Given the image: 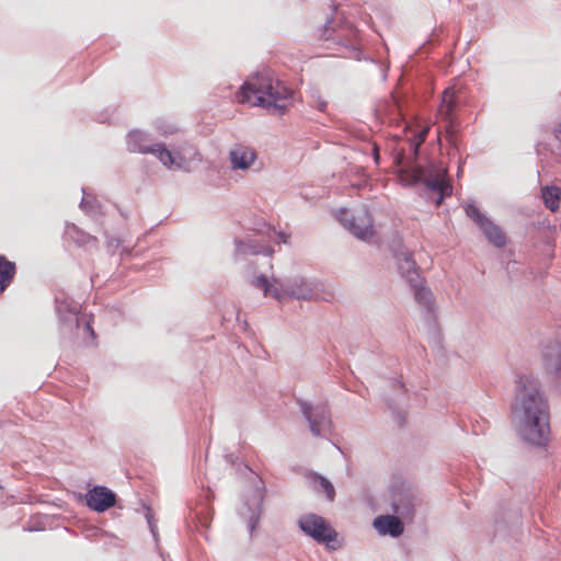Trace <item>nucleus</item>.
<instances>
[{
	"instance_id": "obj_20",
	"label": "nucleus",
	"mask_w": 561,
	"mask_h": 561,
	"mask_svg": "<svg viewBox=\"0 0 561 561\" xmlns=\"http://www.w3.org/2000/svg\"><path fill=\"white\" fill-rule=\"evenodd\" d=\"M466 214L470 217L479 227L484 224L488 218L482 215L476 205L469 204L466 207Z\"/></svg>"
},
{
	"instance_id": "obj_13",
	"label": "nucleus",
	"mask_w": 561,
	"mask_h": 561,
	"mask_svg": "<svg viewBox=\"0 0 561 561\" xmlns=\"http://www.w3.org/2000/svg\"><path fill=\"white\" fill-rule=\"evenodd\" d=\"M256 154L253 149L237 146L230 151V160L233 169L245 170L254 162Z\"/></svg>"
},
{
	"instance_id": "obj_3",
	"label": "nucleus",
	"mask_w": 561,
	"mask_h": 561,
	"mask_svg": "<svg viewBox=\"0 0 561 561\" xmlns=\"http://www.w3.org/2000/svg\"><path fill=\"white\" fill-rule=\"evenodd\" d=\"M147 142L148 140L146 135L139 130H133L127 135V146L129 151L156 154L157 158L169 169L175 168L190 170L187 160L181 152H175L173 154L161 144L149 146Z\"/></svg>"
},
{
	"instance_id": "obj_16",
	"label": "nucleus",
	"mask_w": 561,
	"mask_h": 561,
	"mask_svg": "<svg viewBox=\"0 0 561 561\" xmlns=\"http://www.w3.org/2000/svg\"><path fill=\"white\" fill-rule=\"evenodd\" d=\"M543 203L551 211H557L560 207L561 190L558 186H546L541 190Z\"/></svg>"
},
{
	"instance_id": "obj_7",
	"label": "nucleus",
	"mask_w": 561,
	"mask_h": 561,
	"mask_svg": "<svg viewBox=\"0 0 561 561\" xmlns=\"http://www.w3.org/2000/svg\"><path fill=\"white\" fill-rule=\"evenodd\" d=\"M339 220L359 239L367 240L374 234L371 217L366 210L351 214L350 210L342 209L339 213Z\"/></svg>"
},
{
	"instance_id": "obj_22",
	"label": "nucleus",
	"mask_w": 561,
	"mask_h": 561,
	"mask_svg": "<svg viewBox=\"0 0 561 561\" xmlns=\"http://www.w3.org/2000/svg\"><path fill=\"white\" fill-rule=\"evenodd\" d=\"M371 151H373L374 161H375L376 165H378L380 162V154H379V146L376 142H374L371 145Z\"/></svg>"
},
{
	"instance_id": "obj_4",
	"label": "nucleus",
	"mask_w": 561,
	"mask_h": 561,
	"mask_svg": "<svg viewBox=\"0 0 561 561\" xmlns=\"http://www.w3.org/2000/svg\"><path fill=\"white\" fill-rule=\"evenodd\" d=\"M445 169H423L415 168L412 170L411 182L412 183H424L428 190L436 192L438 198L436 201L437 206L440 205L445 196H449L453 192L450 183L446 180Z\"/></svg>"
},
{
	"instance_id": "obj_12",
	"label": "nucleus",
	"mask_w": 561,
	"mask_h": 561,
	"mask_svg": "<svg viewBox=\"0 0 561 561\" xmlns=\"http://www.w3.org/2000/svg\"><path fill=\"white\" fill-rule=\"evenodd\" d=\"M374 526L381 535L400 536L403 530V523L396 516L381 515L374 520Z\"/></svg>"
},
{
	"instance_id": "obj_10",
	"label": "nucleus",
	"mask_w": 561,
	"mask_h": 561,
	"mask_svg": "<svg viewBox=\"0 0 561 561\" xmlns=\"http://www.w3.org/2000/svg\"><path fill=\"white\" fill-rule=\"evenodd\" d=\"M459 104V99L455 87L447 88L443 92L442 102L437 115L447 122L446 129L449 133L453 127L454 112Z\"/></svg>"
},
{
	"instance_id": "obj_27",
	"label": "nucleus",
	"mask_w": 561,
	"mask_h": 561,
	"mask_svg": "<svg viewBox=\"0 0 561 561\" xmlns=\"http://www.w3.org/2000/svg\"><path fill=\"white\" fill-rule=\"evenodd\" d=\"M351 56L357 57L358 56V51H352Z\"/></svg>"
},
{
	"instance_id": "obj_5",
	"label": "nucleus",
	"mask_w": 561,
	"mask_h": 561,
	"mask_svg": "<svg viewBox=\"0 0 561 561\" xmlns=\"http://www.w3.org/2000/svg\"><path fill=\"white\" fill-rule=\"evenodd\" d=\"M254 285L257 288L263 289L264 296L271 295L277 300H283L287 296L304 300L312 298V289L304 282L288 289L284 288L275 278L273 279V284H271L265 276H260L254 280Z\"/></svg>"
},
{
	"instance_id": "obj_21",
	"label": "nucleus",
	"mask_w": 561,
	"mask_h": 561,
	"mask_svg": "<svg viewBox=\"0 0 561 561\" xmlns=\"http://www.w3.org/2000/svg\"><path fill=\"white\" fill-rule=\"evenodd\" d=\"M405 159V156H404V149L401 148L397 151L396 156H394V163L396 165H401L403 164V161Z\"/></svg>"
},
{
	"instance_id": "obj_9",
	"label": "nucleus",
	"mask_w": 561,
	"mask_h": 561,
	"mask_svg": "<svg viewBox=\"0 0 561 561\" xmlns=\"http://www.w3.org/2000/svg\"><path fill=\"white\" fill-rule=\"evenodd\" d=\"M87 505L95 512H104L115 505V494L105 486H94L85 494Z\"/></svg>"
},
{
	"instance_id": "obj_1",
	"label": "nucleus",
	"mask_w": 561,
	"mask_h": 561,
	"mask_svg": "<svg viewBox=\"0 0 561 561\" xmlns=\"http://www.w3.org/2000/svg\"><path fill=\"white\" fill-rule=\"evenodd\" d=\"M519 385L513 410L522 421V435L529 443L542 445L550 433L547 402L530 376L520 377Z\"/></svg>"
},
{
	"instance_id": "obj_14",
	"label": "nucleus",
	"mask_w": 561,
	"mask_h": 561,
	"mask_svg": "<svg viewBox=\"0 0 561 561\" xmlns=\"http://www.w3.org/2000/svg\"><path fill=\"white\" fill-rule=\"evenodd\" d=\"M16 274V265L5 255L0 254V295L12 284Z\"/></svg>"
},
{
	"instance_id": "obj_23",
	"label": "nucleus",
	"mask_w": 561,
	"mask_h": 561,
	"mask_svg": "<svg viewBox=\"0 0 561 561\" xmlns=\"http://www.w3.org/2000/svg\"><path fill=\"white\" fill-rule=\"evenodd\" d=\"M553 135H554V139L558 141V144L561 147V122L556 126Z\"/></svg>"
},
{
	"instance_id": "obj_28",
	"label": "nucleus",
	"mask_w": 561,
	"mask_h": 561,
	"mask_svg": "<svg viewBox=\"0 0 561 561\" xmlns=\"http://www.w3.org/2000/svg\"><path fill=\"white\" fill-rule=\"evenodd\" d=\"M353 36L355 38V41L357 39V33L355 31H353Z\"/></svg>"
},
{
	"instance_id": "obj_18",
	"label": "nucleus",
	"mask_w": 561,
	"mask_h": 561,
	"mask_svg": "<svg viewBox=\"0 0 561 561\" xmlns=\"http://www.w3.org/2000/svg\"><path fill=\"white\" fill-rule=\"evenodd\" d=\"M545 358L547 360V367L550 369L558 370L561 364V351L558 345L550 348L548 353L545 354Z\"/></svg>"
},
{
	"instance_id": "obj_17",
	"label": "nucleus",
	"mask_w": 561,
	"mask_h": 561,
	"mask_svg": "<svg viewBox=\"0 0 561 561\" xmlns=\"http://www.w3.org/2000/svg\"><path fill=\"white\" fill-rule=\"evenodd\" d=\"M312 488L318 493L325 494L329 501H333L335 497V490L332 483L322 476L313 474L311 478Z\"/></svg>"
},
{
	"instance_id": "obj_11",
	"label": "nucleus",
	"mask_w": 561,
	"mask_h": 561,
	"mask_svg": "<svg viewBox=\"0 0 561 561\" xmlns=\"http://www.w3.org/2000/svg\"><path fill=\"white\" fill-rule=\"evenodd\" d=\"M302 412L306 419L309 421L310 431L314 435H320L330 426V419L327 408H317L313 410L311 407L305 404Z\"/></svg>"
},
{
	"instance_id": "obj_19",
	"label": "nucleus",
	"mask_w": 561,
	"mask_h": 561,
	"mask_svg": "<svg viewBox=\"0 0 561 561\" xmlns=\"http://www.w3.org/2000/svg\"><path fill=\"white\" fill-rule=\"evenodd\" d=\"M430 127L426 126L422 130L415 135V137L409 141V148L412 152L413 157L417 156L419 149L422 146V144L425 141L427 134H428Z\"/></svg>"
},
{
	"instance_id": "obj_8",
	"label": "nucleus",
	"mask_w": 561,
	"mask_h": 561,
	"mask_svg": "<svg viewBox=\"0 0 561 561\" xmlns=\"http://www.w3.org/2000/svg\"><path fill=\"white\" fill-rule=\"evenodd\" d=\"M300 528L319 542L330 543L335 540L337 534L321 516L310 514L304 516L299 522Z\"/></svg>"
},
{
	"instance_id": "obj_15",
	"label": "nucleus",
	"mask_w": 561,
	"mask_h": 561,
	"mask_svg": "<svg viewBox=\"0 0 561 561\" xmlns=\"http://www.w3.org/2000/svg\"><path fill=\"white\" fill-rule=\"evenodd\" d=\"M485 237L496 247H503L506 242L505 234L500 227L495 226L489 219L480 226Z\"/></svg>"
},
{
	"instance_id": "obj_24",
	"label": "nucleus",
	"mask_w": 561,
	"mask_h": 561,
	"mask_svg": "<svg viewBox=\"0 0 561 561\" xmlns=\"http://www.w3.org/2000/svg\"><path fill=\"white\" fill-rule=\"evenodd\" d=\"M188 154H190V160H194V159H199V154L197 153V151H195L193 148H191L188 150Z\"/></svg>"
},
{
	"instance_id": "obj_6",
	"label": "nucleus",
	"mask_w": 561,
	"mask_h": 561,
	"mask_svg": "<svg viewBox=\"0 0 561 561\" xmlns=\"http://www.w3.org/2000/svg\"><path fill=\"white\" fill-rule=\"evenodd\" d=\"M399 267L402 275L408 279L414 289L415 300L425 307H430L432 302V293L430 289L423 286V278L421 277L415 266V262L412 260L411 255L404 254L402 259L399 257Z\"/></svg>"
},
{
	"instance_id": "obj_2",
	"label": "nucleus",
	"mask_w": 561,
	"mask_h": 561,
	"mask_svg": "<svg viewBox=\"0 0 561 561\" xmlns=\"http://www.w3.org/2000/svg\"><path fill=\"white\" fill-rule=\"evenodd\" d=\"M293 91L270 76L256 75L243 83L237 93L239 103L267 108L284 114L291 105Z\"/></svg>"
},
{
	"instance_id": "obj_25",
	"label": "nucleus",
	"mask_w": 561,
	"mask_h": 561,
	"mask_svg": "<svg viewBox=\"0 0 561 561\" xmlns=\"http://www.w3.org/2000/svg\"><path fill=\"white\" fill-rule=\"evenodd\" d=\"M288 239V236H286L284 232L278 233V242L286 243Z\"/></svg>"
},
{
	"instance_id": "obj_26",
	"label": "nucleus",
	"mask_w": 561,
	"mask_h": 561,
	"mask_svg": "<svg viewBox=\"0 0 561 561\" xmlns=\"http://www.w3.org/2000/svg\"><path fill=\"white\" fill-rule=\"evenodd\" d=\"M85 329L90 332V334H91V336H92V337H94V336H95L94 331H93V329H92V327H91L90 322H88V323H87Z\"/></svg>"
}]
</instances>
